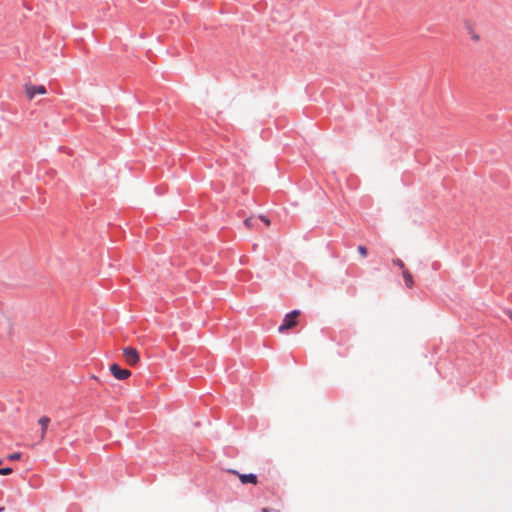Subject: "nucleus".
Segmentation results:
<instances>
[{"label": "nucleus", "mask_w": 512, "mask_h": 512, "mask_svg": "<svg viewBox=\"0 0 512 512\" xmlns=\"http://www.w3.org/2000/svg\"><path fill=\"white\" fill-rule=\"evenodd\" d=\"M122 353L128 365L135 367L140 364V353L134 346L128 345L123 347Z\"/></svg>", "instance_id": "nucleus-1"}, {"label": "nucleus", "mask_w": 512, "mask_h": 512, "mask_svg": "<svg viewBox=\"0 0 512 512\" xmlns=\"http://www.w3.org/2000/svg\"><path fill=\"white\" fill-rule=\"evenodd\" d=\"M26 96L29 100L34 99L38 95L47 94V88L42 84H33L31 82L24 85Z\"/></svg>", "instance_id": "nucleus-2"}, {"label": "nucleus", "mask_w": 512, "mask_h": 512, "mask_svg": "<svg viewBox=\"0 0 512 512\" xmlns=\"http://www.w3.org/2000/svg\"><path fill=\"white\" fill-rule=\"evenodd\" d=\"M109 371L117 380H125L132 375L130 370L122 368L117 362H113L109 365Z\"/></svg>", "instance_id": "nucleus-3"}, {"label": "nucleus", "mask_w": 512, "mask_h": 512, "mask_svg": "<svg viewBox=\"0 0 512 512\" xmlns=\"http://www.w3.org/2000/svg\"><path fill=\"white\" fill-rule=\"evenodd\" d=\"M297 324V320L292 318L287 313L284 315L281 324L278 326L279 333H285Z\"/></svg>", "instance_id": "nucleus-4"}, {"label": "nucleus", "mask_w": 512, "mask_h": 512, "mask_svg": "<svg viewBox=\"0 0 512 512\" xmlns=\"http://www.w3.org/2000/svg\"><path fill=\"white\" fill-rule=\"evenodd\" d=\"M239 481L243 485H257L259 483V478L255 473H241V475H239Z\"/></svg>", "instance_id": "nucleus-5"}, {"label": "nucleus", "mask_w": 512, "mask_h": 512, "mask_svg": "<svg viewBox=\"0 0 512 512\" xmlns=\"http://www.w3.org/2000/svg\"><path fill=\"white\" fill-rule=\"evenodd\" d=\"M402 277L405 282V285L410 289L413 288L414 278H413V275L411 274V272L407 269H404V271H402Z\"/></svg>", "instance_id": "nucleus-6"}, {"label": "nucleus", "mask_w": 512, "mask_h": 512, "mask_svg": "<svg viewBox=\"0 0 512 512\" xmlns=\"http://www.w3.org/2000/svg\"><path fill=\"white\" fill-rule=\"evenodd\" d=\"M49 423H50V418L48 416H41L38 419V424L41 426L42 435H44L46 433Z\"/></svg>", "instance_id": "nucleus-7"}, {"label": "nucleus", "mask_w": 512, "mask_h": 512, "mask_svg": "<svg viewBox=\"0 0 512 512\" xmlns=\"http://www.w3.org/2000/svg\"><path fill=\"white\" fill-rule=\"evenodd\" d=\"M243 224L246 228L248 229H253L255 228V225H256V217L255 216H250V217H247L243 220Z\"/></svg>", "instance_id": "nucleus-8"}, {"label": "nucleus", "mask_w": 512, "mask_h": 512, "mask_svg": "<svg viewBox=\"0 0 512 512\" xmlns=\"http://www.w3.org/2000/svg\"><path fill=\"white\" fill-rule=\"evenodd\" d=\"M256 217V221L257 220H260L261 222H263V224L267 227H269L271 225V219L265 215V214H258Z\"/></svg>", "instance_id": "nucleus-9"}, {"label": "nucleus", "mask_w": 512, "mask_h": 512, "mask_svg": "<svg viewBox=\"0 0 512 512\" xmlns=\"http://www.w3.org/2000/svg\"><path fill=\"white\" fill-rule=\"evenodd\" d=\"M21 457H22V452H20V451H15V452L7 455V459L9 461H17V460H20Z\"/></svg>", "instance_id": "nucleus-10"}, {"label": "nucleus", "mask_w": 512, "mask_h": 512, "mask_svg": "<svg viewBox=\"0 0 512 512\" xmlns=\"http://www.w3.org/2000/svg\"><path fill=\"white\" fill-rule=\"evenodd\" d=\"M357 251H358L359 255H360L362 258L367 257V256H368V253H369V252H368V248H367L365 245H362V244L358 245V247H357Z\"/></svg>", "instance_id": "nucleus-11"}, {"label": "nucleus", "mask_w": 512, "mask_h": 512, "mask_svg": "<svg viewBox=\"0 0 512 512\" xmlns=\"http://www.w3.org/2000/svg\"><path fill=\"white\" fill-rule=\"evenodd\" d=\"M392 263H393V265H395L398 268H400L402 271H404V269H406L405 263L400 258H394L392 260Z\"/></svg>", "instance_id": "nucleus-12"}, {"label": "nucleus", "mask_w": 512, "mask_h": 512, "mask_svg": "<svg viewBox=\"0 0 512 512\" xmlns=\"http://www.w3.org/2000/svg\"><path fill=\"white\" fill-rule=\"evenodd\" d=\"M13 472V468L11 466L0 467V475L7 476Z\"/></svg>", "instance_id": "nucleus-13"}, {"label": "nucleus", "mask_w": 512, "mask_h": 512, "mask_svg": "<svg viewBox=\"0 0 512 512\" xmlns=\"http://www.w3.org/2000/svg\"><path fill=\"white\" fill-rule=\"evenodd\" d=\"M301 313H302V312H301V310H300V309H293V310H291V311L287 312V315H290L292 318H294L295 320H297V317H298L299 315H301Z\"/></svg>", "instance_id": "nucleus-14"}, {"label": "nucleus", "mask_w": 512, "mask_h": 512, "mask_svg": "<svg viewBox=\"0 0 512 512\" xmlns=\"http://www.w3.org/2000/svg\"><path fill=\"white\" fill-rule=\"evenodd\" d=\"M227 472H228V473H230V474H232V475L237 476L238 478H239V475H241V472H239L238 470L233 469V468L228 469V470H227Z\"/></svg>", "instance_id": "nucleus-15"}, {"label": "nucleus", "mask_w": 512, "mask_h": 512, "mask_svg": "<svg viewBox=\"0 0 512 512\" xmlns=\"http://www.w3.org/2000/svg\"><path fill=\"white\" fill-rule=\"evenodd\" d=\"M261 512H273V510L270 508L264 507L261 509Z\"/></svg>", "instance_id": "nucleus-16"}, {"label": "nucleus", "mask_w": 512, "mask_h": 512, "mask_svg": "<svg viewBox=\"0 0 512 512\" xmlns=\"http://www.w3.org/2000/svg\"><path fill=\"white\" fill-rule=\"evenodd\" d=\"M472 39H473V40H478V39H479V36H478L477 34H474V35H472Z\"/></svg>", "instance_id": "nucleus-17"}, {"label": "nucleus", "mask_w": 512, "mask_h": 512, "mask_svg": "<svg viewBox=\"0 0 512 512\" xmlns=\"http://www.w3.org/2000/svg\"><path fill=\"white\" fill-rule=\"evenodd\" d=\"M5 510L4 506H0V512H3Z\"/></svg>", "instance_id": "nucleus-18"}, {"label": "nucleus", "mask_w": 512, "mask_h": 512, "mask_svg": "<svg viewBox=\"0 0 512 512\" xmlns=\"http://www.w3.org/2000/svg\"><path fill=\"white\" fill-rule=\"evenodd\" d=\"M2 463H3V459L0 458V465H2Z\"/></svg>", "instance_id": "nucleus-19"}]
</instances>
